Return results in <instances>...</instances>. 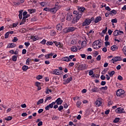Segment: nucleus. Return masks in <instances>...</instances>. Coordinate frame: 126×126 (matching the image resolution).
I'll use <instances>...</instances> for the list:
<instances>
[{"instance_id":"nucleus-57","label":"nucleus","mask_w":126,"mask_h":126,"mask_svg":"<svg viewBox=\"0 0 126 126\" xmlns=\"http://www.w3.org/2000/svg\"><path fill=\"white\" fill-rule=\"evenodd\" d=\"M100 79H101V80H105V79H106V76L104 75H102L100 76Z\"/></svg>"},{"instance_id":"nucleus-27","label":"nucleus","mask_w":126,"mask_h":126,"mask_svg":"<svg viewBox=\"0 0 126 126\" xmlns=\"http://www.w3.org/2000/svg\"><path fill=\"white\" fill-rule=\"evenodd\" d=\"M113 35H114V36H119V35H121V34L119 33V30H116L113 32Z\"/></svg>"},{"instance_id":"nucleus-39","label":"nucleus","mask_w":126,"mask_h":126,"mask_svg":"<svg viewBox=\"0 0 126 126\" xmlns=\"http://www.w3.org/2000/svg\"><path fill=\"white\" fill-rule=\"evenodd\" d=\"M39 4H40L41 6L45 7V5L47 4V3L45 1H43V2H39Z\"/></svg>"},{"instance_id":"nucleus-28","label":"nucleus","mask_w":126,"mask_h":126,"mask_svg":"<svg viewBox=\"0 0 126 126\" xmlns=\"http://www.w3.org/2000/svg\"><path fill=\"white\" fill-rule=\"evenodd\" d=\"M29 69V67H28V66L27 65H23L22 67V70H23V71H27V69Z\"/></svg>"},{"instance_id":"nucleus-56","label":"nucleus","mask_w":126,"mask_h":126,"mask_svg":"<svg viewBox=\"0 0 126 126\" xmlns=\"http://www.w3.org/2000/svg\"><path fill=\"white\" fill-rule=\"evenodd\" d=\"M44 57H45V59H46V60H48V59H51V58H52V57H50L49 54L47 55H45L44 56Z\"/></svg>"},{"instance_id":"nucleus-1","label":"nucleus","mask_w":126,"mask_h":126,"mask_svg":"<svg viewBox=\"0 0 126 126\" xmlns=\"http://www.w3.org/2000/svg\"><path fill=\"white\" fill-rule=\"evenodd\" d=\"M125 93V92L123 89H119L117 90L116 92V95L117 97H120V98H124V97H126V96Z\"/></svg>"},{"instance_id":"nucleus-18","label":"nucleus","mask_w":126,"mask_h":126,"mask_svg":"<svg viewBox=\"0 0 126 126\" xmlns=\"http://www.w3.org/2000/svg\"><path fill=\"white\" fill-rule=\"evenodd\" d=\"M118 49H119V47L116 45H113L111 47V50L113 51H118Z\"/></svg>"},{"instance_id":"nucleus-43","label":"nucleus","mask_w":126,"mask_h":126,"mask_svg":"<svg viewBox=\"0 0 126 126\" xmlns=\"http://www.w3.org/2000/svg\"><path fill=\"white\" fill-rule=\"evenodd\" d=\"M111 23H118V20H117L116 18L113 19L111 20Z\"/></svg>"},{"instance_id":"nucleus-10","label":"nucleus","mask_w":126,"mask_h":126,"mask_svg":"<svg viewBox=\"0 0 126 126\" xmlns=\"http://www.w3.org/2000/svg\"><path fill=\"white\" fill-rule=\"evenodd\" d=\"M94 104L96 107H100L102 105V100L101 99H97L95 101Z\"/></svg>"},{"instance_id":"nucleus-32","label":"nucleus","mask_w":126,"mask_h":126,"mask_svg":"<svg viewBox=\"0 0 126 126\" xmlns=\"http://www.w3.org/2000/svg\"><path fill=\"white\" fill-rule=\"evenodd\" d=\"M12 61L13 62H16L17 61V56L16 55H13L12 57Z\"/></svg>"},{"instance_id":"nucleus-7","label":"nucleus","mask_w":126,"mask_h":126,"mask_svg":"<svg viewBox=\"0 0 126 126\" xmlns=\"http://www.w3.org/2000/svg\"><path fill=\"white\" fill-rule=\"evenodd\" d=\"M73 19V16L71 13H68L66 16L67 21H71Z\"/></svg>"},{"instance_id":"nucleus-19","label":"nucleus","mask_w":126,"mask_h":126,"mask_svg":"<svg viewBox=\"0 0 126 126\" xmlns=\"http://www.w3.org/2000/svg\"><path fill=\"white\" fill-rule=\"evenodd\" d=\"M101 20H102V17H101V16L96 17L95 19L94 23H98L99 21H101Z\"/></svg>"},{"instance_id":"nucleus-15","label":"nucleus","mask_w":126,"mask_h":126,"mask_svg":"<svg viewBox=\"0 0 126 126\" xmlns=\"http://www.w3.org/2000/svg\"><path fill=\"white\" fill-rule=\"evenodd\" d=\"M91 91L93 93H96L97 92H99V88L95 86H94V88H93L91 90Z\"/></svg>"},{"instance_id":"nucleus-37","label":"nucleus","mask_w":126,"mask_h":126,"mask_svg":"<svg viewBox=\"0 0 126 126\" xmlns=\"http://www.w3.org/2000/svg\"><path fill=\"white\" fill-rule=\"evenodd\" d=\"M113 101L111 100V99H109L108 100V103L107 104V106H111V105H113Z\"/></svg>"},{"instance_id":"nucleus-58","label":"nucleus","mask_w":126,"mask_h":126,"mask_svg":"<svg viewBox=\"0 0 126 126\" xmlns=\"http://www.w3.org/2000/svg\"><path fill=\"white\" fill-rule=\"evenodd\" d=\"M118 80H120L121 81H122V80H123L124 79V78H123V77L121 75H119L118 76Z\"/></svg>"},{"instance_id":"nucleus-2","label":"nucleus","mask_w":126,"mask_h":126,"mask_svg":"<svg viewBox=\"0 0 126 126\" xmlns=\"http://www.w3.org/2000/svg\"><path fill=\"white\" fill-rule=\"evenodd\" d=\"M82 17V14H79L78 15H77L76 16H75V17H74L71 21V24H75V23H77L78 21H79V20L81 17Z\"/></svg>"},{"instance_id":"nucleus-9","label":"nucleus","mask_w":126,"mask_h":126,"mask_svg":"<svg viewBox=\"0 0 126 126\" xmlns=\"http://www.w3.org/2000/svg\"><path fill=\"white\" fill-rule=\"evenodd\" d=\"M86 8L84 7H80V6H78V10L79 12H80V14H82V15L83 14V12H84V10H86Z\"/></svg>"},{"instance_id":"nucleus-16","label":"nucleus","mask_w":126,"mask_h":126,"mask_svg":"<svg viewBox=\"0 0 126 126\" xmlns=\"http://www.w3.org/2000/svg\"><path fill=\"white\" fill-rule=\"evenodd\" d=\"M59 3V2H57L55 5V7L54 8H52L54 9V10H56V12H57V11H58V10H59V9L61 8V6L58 5Z\"/></svg>"},{"instance_id":"nucleus-23","label":"nucleus","mask_w":126,"mask_h":126,"mask_svg":"<svg viewBox=\"0 0 126 126\" xmlns=\"http://www.w3.org/2000/svg\"><path fill=\"white\" fill-rule=\"evenodd\" d=\"M62 61H63V62H70L71 60H69V58L68 57H64L62 58Z\"/></svg>"},{"instance_id":"nucleus-63","label":"nucleus","mask_w":126,"mask_h":126,"mask_svg":"<svg viewBox=\"0 0 126 126\" xmlns=\"http://www.w3.org/2000/svg\"><path fill=\"white\" fill-rule=\"evenodd\" d=\"M96 61H101V55H98L96 58Z\"/></svg>"},{"instance_id":"nucleus-24","label":"nucleus","mask_w":126,"mask_h":126,"mask_svg":"<svg viewBox=\"0 0 126 126\" xmlns=\"http://www.w3.org/2000/svg\"><path fill=\"white\" fill-rule=\"evenodd\" d=\"M28 11L29 12L30 14H32V13H35V12H36V9H29Z\"/></svg>"},{"instance_id":"nucleus-31","label":"nucleus","mask_w":126,"mask_h":126,"mask_svg":"<svg viewBox=\"0 0 126 126\" xmlns=\"http://www.w3.org/2000/svg\"><path fill=\"white\" fill-rule=\"evenodd\" d=\"M32 39H33V41H37V40H39V37H38V35L32 36L31 37Z\"/></svg>"},{"instance_id":"nucleus-52","label":"nucleus","mask_w":126,"mask_h":126,"mask_svg":"<svg viewBox=\"0 0 126 126\" xmlns=\"http://www.w3.org/2000/svg\"><path fill=\"white\" fill-rule=\"evenodd\" d=\"M8 36H9V32H7L4 35L5 39H7V38H8Z\"/></svg>"},{"instance_id":"nucleus-47","label":"nucleus","mask_w":126,"mask_h":126,"mask_svg":"<svg viewBox=\"0 0 126 126\" xmlns=\"http://www.w3.org/2000/svg\"><path fill=\"white\" fill-rule=\"evenodd\" d=\"M35 85L36 87H39V86H41V83L39 82H35Z\"/></svg>"},{"instance_id":"nucleus-42","label":"nucleus","mask_w":126,"mask_h":126,"mask_svg":"<svg viewBox=\"0 0 126 126\" xmlns=\"http://www.w3.org/2000/svg\"><path fill=\"white\" fill-rule=\"evenodd\" d=\"M59 119H60V117L58 116H55V115H54L52 118V120H55V121H57V120H59Z\"/></svg>"},{"instance_id":"nucleus-50","label":"nucleus","mask_w":126,"mask_h":126,"mask_svg":"<svg viewBox=\"0 0 126 126\" xmlns=\"http://www.w3.org/2000/svg\"><path fill=\"white\" fill-rule=\"evenodd\" d=\"M6 121H11L12 120V117L8 116L5 119Z\"/></svg>"},{"instance_id":"nucleus-4","label":"nucleus","mask_w":126,"mask_h":126,"mask_svg":"<svg viewBox=\"0 0 126 126\" xmlns=\"http://www.w3.org/2000/svg\"><path fill=\"white\" fill-rule=\"evenodd\" d=\"M44 11H48V12H50L51 13H56V10H55L54 8H50L48 7H45L43 9Z\"/></svg>"},{"instance_id":"nucleus-60","label":"nucleus","mask_w":126,"mask_h":126,"mask_svg":"<svg viewBox=\"0 0 126 126\" xmlns=\"http://www.w3.org/2000/svg\"><path fill=\"white\" fill-rule=\"evenodd\" d=\"M71 44H72V45H75V44H76V40H75L74 39L71 40Z\"/></svg>"},{"instance_id":"nucleus-8","label":"nucleus","mask_w":126,"mask_h":126,"mask_svg":"<svg viewBox=\"0 0 126 126\" xmlns=\"http://www.w3.org/2000/svg\"><path fill=\"white\" fill-rule=\"evenodd\" d=\"M63 83L64 85L65 84H68L70 81H72V77H70L69 78H67V79H63Z\"/></svg>"},{"instance_id":"nucleus-20","label":"nucleus","mask_w":126,"mask_h":126,"mask_svg":"<svg viewBox=\"0 0 126 126\" xmlns=\"http://www.w3.org/2000/svg\"><path fill=\"white\" fill-rule=\"evenodd\" d=\"M100 42L99 40L94 41L93 43V47H95V46H98L100 44Z\"/></svg>"},{"instance_id":"nucleus-14","label":"nucleus","mask_w":126,"mask_h":126,"mask_svg":"<svg viewBox=\"0 0 126 126\" xmlns=\"http://www.w3.org/2000/svg\"><path fill=\"white\" fill-rule=\"evenodd\" d=\"M56 102L57 103V105H62L63 104V100L61 97H59L57 99Z\"/></svg>"},{"instance_id":"nucleus-6","label":"nucleus","mask_w":126,"mask_h":126,"mask_svg":"<svg viewBox=\"0 0 126 126\" xmlns=\"http://www.w3.org/2000/svg\"><path fill=\"white\" fill-rule=\"evenodd\" d=\"M91 23L90 22V21H89V19H86L84 22L82 23V26L83 27H84V26H88V25H90V24Z\"/></svg>"},{"instance_id":"nucleus-36","label":"nucleus","mask_w":126,"mask_h":126,"mask_svg":"<svg viewBox=\"0 0 126 126\" xmlns=\"http://www.w3.org/2000/svg\"><path fill=\"white\" fill-rule=\"evenodd\" d=\"M120 120V118H116L113 120V123H114V124H117V123H119Z\"/></svg>"},{"instance_id":"nucleus-25","label":"nucleus","mask_w":126,"mask_h":126,"mask_svg":"<svg viewBox=\"0 0 126 126\" xmlns=\"http://www.w3.org/2000/svg\"><path fill=\"white\" fill-rule=\"evenodd\" d=\"M93 112H94V110L92 108H90L86 110V112L88 114V115H91Z\"/></svg>"},{"instance_id":"nucleus-38","label":"nucleus","mask_w":126,"mask_h":126,"mask_svg":"<svg viewBox=\"0 0 126 126\" xmlns=\"http://www.w3.org/2000/svg\"><path fill=\"white\" fill-rule=\"evenodd\" d=\"M45 93L46 94H49V93H52V90L49 89V88L47 87Z\"/></svg>"},{"instance_id":"nucleus-21","label":"nucleus","mask_w":126,"mask_h":126,"mask_svg":"<svg viewBox=\"0 0 126 126\" xmlns=\"http://www.w3.org/2000/svg\"><path fill=\"white\" fill-rule=\"evenodd\" d=\"M53 106H52L51 103H50V104H49L48 105L46 106L45 108L46 111H49V110H50V109H53Z\"/></svg>"},{"instance_id":"nucleus-46","label":"nucleus","mask_w":126,"mask_h":126,"mask_svg":"<svg viewBox=\"0 0 126 126\" xmlns=\"http://www.w3.org/2000/svg\"><path fill=\"white\" fill-rule=\"evenodd\" d=\"M73 14H75V16H76L78 15V14H80V13L79 12V11L74 10L73 11Z\"/></svg>"},{"instance_id":"nucleus-3","label":"nucleus","mask_w":126,"mask_h":126,"mask_svg":"<svg viewBox=\"0 0 126 126\" xmlns=\"http://www.w3.org/2000/svg\"><path fill=\"white\" fill-rule=\"evenodd\" d=\"M85 69H87V67H86V64H80L77 68V70L78 71V72H79L80 70H85Z\"/></svg>"},{"instance_id":"nucleus-41","label":"nucleus","mask_w":126,"mask_h":126,"mask_svg":"<svg viewBox=\"0 0 126 126\" xmlns=\"http://www.w3.org/2000/svg\"><path fill=\"white\" fill-rule=\"evenodd\" d=\"M87 44V42H86L85 40H84L82 42L81 46L84 47V46H86Z\"/></svg>"},{"instance_id":"nucleus-49","label":"nucleus","mask_w":126,"mask_h":126,"mask_svg":"<svg viewBox=\"0 0 126 126\" xmlns=\"http://www.w3.org/2000/svg\"><path fill=\"white\" fill-rule=\"evenodd\" d=\"M47 46H52L53 45V42L52 41H47L46 42Z\"/></svg>"},{"instance_id":"nucleus-22","label":"nucleus","mask_w":126,"mask_h":126,"mask_svg":"<svg viewBox=\"0 0 126 126\" xmlns=\"http://www.w3.org/2000/svg\"><path fill=\"white\" fill-rule=\"evenodd\" d=\"M71 51L73 52V53H76V52H77V47L75 46H73L71 48Z\"/></svg>"},{"instance_id":"nucleus-12","label":"nucleus","mask_w":126,"mask_h":126,"mask_svg":"<svg viewBox=\"0 0 126 126\" xmlns=\"http://www.w3.org/2000/svg\"><path fill=\"white\" fill-rule=\"evenodd\" d=\"M68 32L69 33V32H74V31L77 29L76 27H68Z\"/></svg>"},{"instance_id":"nucleus-54","label":"nucleus","mask_w":126,"mask_h":126,"mask_svg":"<svg viewBox=\"0 0 126 126\" xmlns=\"http://www.w3.org/2000/svg\"><path fill=\"white\" fill-rule=\"evenodd\" d=\"M58 110H59L60 111H61L62 110H63V105H60Z\"/></svg>"},{"instance_id":"nucleus-59","label":"nucleus","mask_w":126,"mask_h":126,"mask_svg":"<svg viewBox=\"0 0 126 126\" xmlns=\"http://www.w3.org/2000/svg\"><path fill=\"white\" fill-rule=\"evenodd\" d=\"M110 45V42L109 41H105V47H108V46Z\"/></svg>"},{"instance_id":"nucleus-53","label":"nucleus","mask_w":126,"mask_h":126,"mask_svg":"<svg viewBox=\"0 0 126 126\" xmlns=\"http://www.w3.org/2000/svg\"><path fill=\"white\" fill-rule=\"evenodd\" d=\"M93 74H94V72L93 71V70H90L89 72V75L91 76V75H93Z\"/></svg>"},{"instance_id":"nucleus-40","label":"nucleus","mask_w":126,"mask_h":126,"mask_svg":"<svg viewBox=\"0 0 126 126\" xmlns=\"http://www.w3.org/2000/svg\"><path fill=\"white\" fill-rule=\"evenodd\" d=\"M108 89V87L107 86H105V87H102L101 88H99V90H107Z\"/></svg>"},{"instance_id":"nucleus-45","label":"nucleus","mask_w":126,"mask_h":126,"mask_svg":"<svg viewBox=\"0 0 126 126\" xmlns=\"http://www.w3.org/2000/svg\"><path fill=\"white\" fill-rule=\"evenodd\" d=\"M107 31H108V27H106L105 29L102 31V33L103 34H106Z\"/></svg>"},{"instance_id":"nucleus-33","label":"nucleus","mask_w":126,"mask_h":126,"mask_svg":"<svg viewBox=\"0 0 126 126\" xmlns=\"http://www.w3.org/2000/svg\"><path fill=\"white\" fill-rule=\"evenodd\" d=\"M63 34H66V33H68V30L67 27L65 28L64 29H63Z\"/></svg>"},{"instance_id":"nucleus-13","label":"nucleus","mask_w":126,"mask_h":126,"mask_svg":"<svg viewBox=\"0 0 126 126\" xmlns=\"http://www.w3.org/2000/svg\"><path fill=\"white\" fill-rule=\"evenodd\" d=\"M115 112L117 114H125L126 111L122 112L121 107H118L115 110Z\"/></svg>"},{"instance_id":"nucleus-29","label":"nucleus","mask_w":126,"mask_h":126,"mask_svg":"<svg viewBox=\"0 0 126 126\" xmlns=\"http://www.w3.org/2000/svg\"><path fill=\"white\" fill-rule=\"evenodd\" d=\"M19 19H22V13L23 12V10H21L19 11Z\"/></svg>"},{"instance_id":"nucleus-51","label":"nucleus","mask_w":126,"mask_h":126,"mask_svg":"<svg viewBox=\"0 0 126 126\" xmlns=\"http://www.w3.org/2000/svg\"><path fill=\"white\" fill-rule=\"evenodd\" d=\"M46 42H47V40L46 39H43L40 42V44H42V45H46Z\"/></svg>"},{"instance_id":"nucleus-26","label":"nucleus","mask_w":126,"mask_h":126,"mask_svg":"<svg viewBox=\"0 0 126 126\" xmlns=\"http://www.w3.org/2000/svg\"><path fill=\"white\" fill-rule=\"evenodd\" d=\"M109 14L110 15H113V14H114V15H116L117 14V10L113 9L109 12Z\"/></svg>"},{"instance_id":"nucleus-62","label":"nucleus","mask_w":126,"mask_h":126,"mask_svg":"<svg viewBox=\"0 0 126 126\" xmlns=\"http://www.w3.org/2000/svg\"><path fill=\"white\" fill-rule=\"evenodd\" d=\"M123 52H124L125 55H126V46L123 47Z\"/></svg>"},{"instance_id":"nucleus-30","label":"nucleus","mask_w":126,"mask_h":126,"mask_svg":"<svg viewBox=\"0 0 126 126\" xmlns=\"http://www.w3.org/2000/svg\"><path fill=\"white\" fill-rule=\"evenodd\" d=\"M31 22H35V21H37V16H34L32 17L31 18Z\"/></svg>"},{"instance_id":"nucleus-55","label":"nucleus","mask_w":126,"mask_h":126,"mask_svg":"<svg viewBox=\"0 0 126 126\" xmlns=\"http://www.w3.org/2000/svg\"><path fill=\"white\" fill-rule=\"evenodd\" d=\"M12 42H17V41H18V38H17V37H14V39H12Z\"/></svg>"},{"instance_id":"nucleus-5","label":"nucleus","mask_w":126,"mask_h":126,"mask_svg":"<svg viewBox=\"0 0 126 126\" xmlns=\"http://www.w3.org/2000/svg\"><path fill=\"white\" fill-rule=\"evenodd\" d=\"M122 57H120V56H116L114 57L112 60L111 61H113V62H112L113 63H115V62H121V61H122Z\"/></svg>"},{"instance_id":"nucleus-61","label":"nucleus","mask_w":126,"mask_h":126,"mask_svg":"<svg viewBox=\"0 0 126 126\" xmlns=\"http://www.w3.org/2000/svg\"><path fill=\"white\" fill-rule=\"evenodd\" d=\"M25 45L26 46V47H29V46H30V42H25Z\"/></svg>"},{"instance_id":"nucleus-64","label":"nucleus","mask_w":126,"mask_h":126,"mask_svg":"<svg viewBox=\"0 0 126 126\" xmlns=\"http://www.w3.org/2000/svg\"><path fill=\"white\" fill-rule=\"evenodd\" d=\"M37 126H43V122L40 121L39 122H38V123L37 124Z\"/></svg>"},{"instance_id":"nucleus-35","label":"nucleus","mask_w":126,"mask_h":126,"mask_svg":"<svg viewBox=\"0 0 126 126\" xmlns=\"http://www.w3.org/2000/svg\"><path fill=\"white\" fill-rule=\"evenodd\" d=\"M108 74H109V76L110 77H113V75H114V74H115V71H111L110 72H108Z\"/></svg>"},{"instance_id":"nucleus-11","label":"nucleus","mask_w":126,"mask_h":126,"mask_svg":"<svg viewBox=\"0 0 126 126\" xmlns=\"http://www.w3.org/2000/svg\"><path fill=\"white\" fill-rule=\"evenodd\" d=\"M16 47V44H14V43H9L6 49H9L10 48H15Z\"/></svg>"},{"instance_id":"nucleus-34","label":"nucleus","mask_w":126,"mask_h":126,"mask_svg":"<svg viewBox=\"0 0 126 126\" xmlns=\"http://www.w3.org/2000/svg\"><path fill=\"white\" fill-rule=\"evenodd\" d=\"M44 103V99L42 98L39 99L37 102V105H40V104H42Z\"/></svg>"},{"instance_id":"nucleus-44","label":"nucleus","mask_w":126,"mask_h":126,"mask_svg":"<svg viewBox=\"0 0 126 126\" xmlns=\"http://www.w3.org/2000/svg\"><path fill=\"white\" fill-rule=\"evenodd\" d=\"M36 78V79H37V80H40V79H42V78H43V76L41 75H38Z\"/></svg>"},{"instance_id":"nucleus-17","label":"nucleus","mask_w":126,"mask_h":126,"mask_svg":"<svg viewBox=\"0 0 126 126\" xmlns=\"http://www.w3.org/2000/svg\"><path fill=\"white\" fill-rule=\"evenodd\" d=\"M56 29L58 31H62L63 30V26H62L61 24H57L56 26Z\"/></svg>"},{"instance_id":"nucleus-48","label":"nucleus","mask_w":126,"mask_h":126,"mask_svg":"<svg viewBox=\"0 0 126 126\" xmlns=\"http://www.w3.org/2000/svg\"><path fill=\"white\" fill-rule=\"evenodd\" d=\"M76 105L78 107V108H80V105H81V101H78Z\"/></svg>"}]
</instances>
